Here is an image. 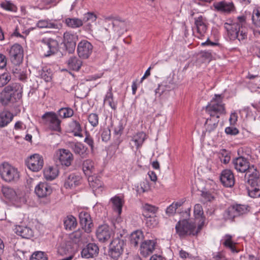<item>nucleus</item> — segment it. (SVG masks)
Masks as SVG:
<instances>
[{"mask_svg":"<svg viewBox=\"0 0 260 260\" xmlns=\"http://www.w3.org/2000/svg\"><path fill=\"white\" fill-rule=\"evenodd\" d=\"M11 79V75L8 73H5L0 76V83L1 86L6 85Z\"/></svg>","mask_w":260,"mask_h":260,"instance_id":"4d7b16f0","label":"nucleus"},{"mask_svg":"<svg viewBox=\"0 0 260 260\" xmlns=\"http://www.w3.org/2000/svg\"><path fill=\"white\" fill-rule=\"evenodd\" d=\"M65 23L68 26L73 28L79 27L83 25L82 19L76 18H68L66 19Z\"/></svg>","mask_w":260,"mask_h":260,"instance_id":"c03bdc74","label":"nucleus"},{"mask_svg":"<svg viewBox=\"0 0 260 260\" xmlns=\"http://www.w3.org/2000/svg\"><path fill=\"white\" fill-rule=\"evenodd\" d=\"M0 175L2 178L8 182L15 181L19 178L17 170L8 162H4L0 166Z\"/></svg>","mask_w":260,"mask_h":260,"instance_id":"423d86ee","label":"nucleus"},{"mask_svg":"<svg viewBox=\"0 0 260 260\" xmlns=\"http://www.w3.org/2000/svg\"><path fill=\"white\" fill-rule=\"evenodd\" d=\"M225 133L228 135L235 136L239 134V131L236 127L229 126L225 128Z\"/></svg>","mask_w":260,"mask_h":260,"instance_id":"e2e57ef3","label":"nucleus"},{"mask_svg":"<svg viewBox=\"0 0 260 260\" xmlns=\"http://www.w3.org/2000/svg\"><path fill=\"white\" fill-rule=\"evenodd\" d=\"M252 20L256 27H260V11L257 9L253 11Z\"/></svg>","mask_w":260,"mask_h":260,"instance_id":"864d4df0","label":"nucleus"},{"mask_svg":"<svg viewBox=\"0 0 260 260\" xmlns=\"http://www.w3.org/2000/svg\"><path fill=\"white\" fill-rule=\"evenodd\" d=\"M248 175V179L247 183L250 186H260V175L259 173L257 171L256 167L254 168L253 171H251Z\"/></svg>","mask_w":260,"mask_h":260,"instance_id":"a878e982","label":"nucleus"},{"mask_svg":"<svg viewBox=\"0 0 260 260\" xmlns=\"http://www.w3.org/2000/svg\"><path fill=\"white\" fill-rule=\"evenodd\" d=\"M155 243L152 240L145 241L141 243L140 253L144 257L151 254L155 249Z\"/></svg>","mask_w":260,"mask_h":260,"instance_id":"5701e85b","label":"nucleus"},{"mask_svg":"<svg viewBox=\"0 0 260 260\" xmlns=\"http://www.w3.org/2000/svg\"><path fill=\"white\" fill-rule=\"evenodd\" d=\"M104 103H108V105L112 109L115 110L116 108V104L113 101V96L112 93V88L109 89L104 99Z\"/></svg>","mask_w":260,"mask_h":260,"instance_id":"09e8293b","label":"nucleus"},{"mask_svg":"<svg viewBox=\"0 0 260 260\" xmlns=\"http://www.w3.org/2000/svg\"><path fill=\"white\" fill-rule=\"evenodd\" d=\"M13 118V114L8 111H4L0 113V126L7 125Z\"/></svg>","mask_w":260,"mask_h":260,"instance_id":"7c9ffc66","label":"nucleus"},{"mask_svg":"<svg viewBox=\"0 0 260 260\" xmlns=\"http://www.w3.org/2000/svg\"><path fill=\"white\" fill-rule=\"evenodd\" d=\"M157 208L154 206L146 204L143 206L142 215L144 217L155 216Z\"/></svg>","mask_w":260,"mask_h":260,"instance_id":"f704fd0d","label":"nucleus"},{"mask_svg":"<svg viewBox=\"0 0 260 260\" xmlns=\"http://www.w3.org/2000/svg\"><path fill=\"white\" fill-rule=\"evenodd\" d=\"M180 207V236L197 235L204 226V219L197 228L195 222L190 219L191 206L186 203Z\"/></svg>","mask_w":260,"mask_h":260,"instance_id":"f03ea898","label":"nucleus"},{"mask_svg":"<svg viewBox=\"0 0 260 260\" xmlns=\"http://www.w3.org/2000/svg\"><path fill=\"white\" fill-rule=\"evenodd\" d=\"M81 180L80 176L74 173L71 174L67 176L65 180L64 186L67 188L75 187L80 183Z\"/></svg>","mask_w":260,"mask_h":260,"instance_id":"393cba45","label":"nucleus"},{"mask_svg":"<svg viewBox=\"0 0 260 260\" xmlns=\"http://www.w3.org/2000/svg\"><path fill=\"white\" fill-rule=\"evenodd\" d=\"M40 41L43 52L45 56H50L58 51L59 44L56 40L50 38H44Z\"/></svg>","mask_w":260,"mask_h":260,"instance_id":"1a4fd4ad","label":"nucleus"},{"mask_svg":"<svg viewBox=\"0 0 260 260\" xmlns=\"http://www.w3.org/2000/svg\"><path fill=\"white\" fill-rule=\"evenodd\" d=\"M35 192L40 198L50 195L52 192L51 186L47 182H40L35 187Z\"/></svg>","mask_w":260,"mask_h":260,"instance_id":"6ab92c4d","label":"nucleus"},{"mask_svg":"<svg viewBox=\"0 0 260 260\" xmlns=\"http://www.w3.org/2000/svg\"><path fill=\"white\" fill-rule=\"evenodd\" d=\"M246 16L237 17L233 23L225 22L224 28L226 30L227 36L231 41L238 40L241 43H245L247 39L248 27Z\"/></svg>","mask_w":260,"mask_h":260,"instance_id":"7ed1b4c3","label":"nucleus"},{"mask_svg":"<svg viewBox=\"0 0 260 260\" xmlns=\"http://www.w3.org/2000/svg\"><path fill=\"white\" fill-rule=\"evenodd\" d=\"M80 223L85 232L89 233L91 232L93 224L89 213L81 211L79 215Z\"/></svg>","mask_w":260,"mask_h":260,"instance_id":"a211bd4d","label":"nucleus"},{"mask_svg":"<svg viewBox=\"0 0 260 260\" xmlns=\"http://www.w3.org/2000/svg\"><path fill=\"white\" fill-rule=\"evenodd\" d=\"M2 192L4 196L10 200H16L17 197V193L16 191L12 188L8 186H4L2 188Z\"/></svg>","mask_w":260,"mask_h":260,"instance_id":"473e14b6","label":"nucleus"},{"mask_svg":"<svg viewBox=\"0 0 260 260\" xmlns=\"http://www.w3.org/2000/svg\"><path fill=\"white\" fill-rule=\"evenodd\" d=\"M202 197L205 202H212L215 199V198L212 194L208 191L202 192Z\"/></svg>","mask_w":260,"mask_h":260,"instance_id":"0e129e2a","label":"nucleus"},{"mask_svg":"<svg viewBox=\"0 0 260 260\" xmlns=\"http://www.w3.org/2000/svg\"><path fill=\"white\" fill-rule=\"evenodd\" d=\"M125 244L123 239L119 237L114 238L109 245L108 251V256L114 260H117L123 252Z\"/></svg>","mask_w":260,"mask_h":260,"instance_id":"0eeeda50","label":"nucleus"},{"mask_svg":"<svg viewBox=\"0 0 260 260\" xmlns=\"http://www.w3.org/2000/svg\"><path fill=\"white\" fill-rule=\"evenodd\" d=\"M40 76L41 78L43 79L46 82L50 81L52 78V74L50 72H48V70L45 71L43 70Z\"/></svg>","mask_w":260,"mask_h":260,"instance_id":"680f3d73","label":"nucleus"},{"mask_svg":"<svg viewBox=\"0 0 260 260\" xmlns=\"http://www.w3.org/2000/svg\"><path fill=\"white\" fill-rule=\"evenodd\" d=\"M150 189L149 182L147 180L142 182L140 184V187L138 188L137 191L140 192H145L148 191Z\"/></svg>","mask_w":260,"mask_h":260,"instance_id":"bf43d9fd","label":"nucleus"},{"mask_svg":"<svg viewBox=\"0 0 260 260\" xmlns=\"http://www.w3.org/2000/svg\"><path fill=\"white\" fill-rule=\"evenodd\" d=\"M9 54L12 62L16 66L19 65L22 62L23 59V48L20 45L15 44L11 47Z\"/></svg>","mask_w":260,"mask_h":260,"instance_id":"f8f14e48","label":"nucleus"},{"mask_svg":"<svg viewBox=\"0 0 260 260\" xmlns=\"http://www.w3.org/2000/svg\"><path fill=\"white\" fill-rule=\"evenodd\" d=\"M58 114L61 117L69 118L73 115L74 111L70 108H63L59 110Z\"/></svg>","mask_w":260,"mask_h":260,"instance_id":"8fccbe9b","label":"nucleus"},{"mask_svg":"<svg viewBox=\"0 0 260 260\" xmlns=\"http://www.w3.org/2000/svg\"><path fill=\"white\" fill-rule=\"evenodd\" d=\"M212 256L213 260H227L225 255L221 252H214Z\"/></svg>","mask_w":260,"mask_h":260,"instance_id":"338daca9","label":"nucleus"},{"mask_svg":"<svg viewBox=\"0 0 260 260\" xmlns=\"http://www.w3.org/2000/svg\"><path fill=\"white\" fill-rule=\"evenodd\" d=\"M27 167L33 172H38L43 168L44 160L41 156L38 154L31 155L27 161Z\"/></svg>","mask_w":260,"mask_h":260,"instance_id":"2eb2a0df","label":"nucleus"},{"mask_svg":"<svg viewBox=\"0 0 260 260\" xmlns=\"http://www.w3.org/2000/svg\"><path fill=\"white\" fill-rule=\"evenodd\" d=\"M67 63L69 68L75 71H78L82 64V61L76 56L71 57Z\"/></svg>","mask_w":260,"mask_h":260,"instance_id":"2f4dec72","label":"nucleus"},{"mask_svg":"<svg viewBox=\"0 0 260 260\" xmlns=\"http://www.w3.org/2000/svg\"><path fill=\"white\" fill-rule=\"evenodd\" d=\"M248 195L251 198L260 196V186H250L247 188Z\"/></svg>","mask_w":260,"mask_h":260,"instance_id":"3c124183","label":"nucleus"},{"mask_svg":"<svg viewBox=\"0 0 260 260\" xmlns=\"http://www.w3.org/2000/svg\"><path fill=\"white\" fill-rule=\"evenodd\" d=\"M111 127L115 136H120L123 133L124 127L122 122L119 120L112 121Z\"/></svg>","mask_w":260,"mask_h":260,"instance_id":"e433bc0d","label":"nucleus"},{"mask_svg":"<svg viewBox=\"0 0 260 260\" xmlns=\"http://www.w3.org/2000/svg\"><path fill=\"white\" fill-rule=\"evenodd\" d=\"M44 175L46 180H52L56 176V170L52 167L45 169L44 171Z\"/></svg>","mask_w":260,"mask_h":260,"instance_id":"49530a36","label":"nucleus"},{"mask_svg":"<svg viewBox=\"0 0 260 260\" xmlns=\"http://www.w3.org/2000/svg\"><path fill=\"white\" fill-rule=\"evenodd\" d=\"M220 180L224 186L231 187L235 184V178L233 172L230 170H224L222 171Z\"/></svg>","mask_w":260,"mask_h":260,"instance_id":"aec40b11","label":"nucleus"},{"mask_svg":"<svg viewBox=\"0 0 260 260\" xmlns=\"http://www.w3.org/2000/svg\"><path fill=\"white\" fill-rule=\"evenodd\" d=\"M147 218L146 224L147 226L150 228H153L157 224V221L154 216H151L150 217H145Z\"/></svg>","mask_w":260,"mask_h":260,"instance_id":"69168bd1","label":"nucleus"},{"mask_svg":"<svg viewBox=\"0 0 260 260\" xmlns=\"http://www.w3.org/2000/svg\"><path fill=\"white\" fill-rule=\"evenodd\" d=\"M88 182L90 186L93 189H97L101 187L103 184L99 178L97 176H89L88 178Z\"/></svg>","mask_w":260,"mask_h":260,"instance_id":"79ce46f5","label":"nucleus"},{"mask_svg":"<svg viewBox=\"0 0 260 260\" xmlns=\"http://www.w3.org/2000/svg\"><path fill=\"white\" fill-rule=\"evenodd\" d=\"M225 239L223 243V245L226 248H229L232 253H237L239 250L237 249L235 244L232 240V236L230 235L227 234L225 236Z\"/></svg>","mask_w":260,"mask_h":260,"instance_id":"c9c22d12","label":"nucleus"},{"mask_svg":"<svg viewBox=\"0 0 260 260\" xmlns=\"http://www.w3.org/2000/svg\"><path fill=\"white\" fill-rule=\"evenodd\" d=\"M78 39V36L76 35L72 34L69 32L64 33L63 42L67 50L69 53H72L74 51Z\"/></svg>","mask_w":260,"mask_h":260,"instance_id":"f3484780","label":"nucleus"},{"mask_svg":"<svg viewBox=\"0 0 260 260\" xmlns=\"http://www.w3.org/2000/svg\"><path fill=\"white\" fill-rule=\"evenodd\" d=\"M113 234L112 230L107 224L101 225L96 230V237L102 242H106L110 239Z\"/></svg>","mask_w":260,"mask_h":260,"instance_id":"dca6fc26","label":"nucleus"},{"mask_svg":"<svg viewBox=\"0 0 260 260\" xmlns=\"http://www.w3.org/2000/svg\"><path fill=\"white\" fill-rule=\"evenodd\" d=\"M214 11L224 14H230L236 11V8L233 2L222 0L213 4Z\"/></svg>","mask_w":260,"mask_h":260,"instance_id":"9b49d317","label":"nucleus"},{"mask_svg":"<svg viewBox=\"0 0 260 260\" xmlns=\"http://www.w3.org/2000/svg\"><path fill=\"white\" fill-rule=\"evenodd\" d=\"M96 16L93 13L91 12H88L85 14L83 16V23L89 22L86 25L84 26V29L86 31H92V25L91 23L94 22L96 21Z\"/></svg>","mask_w":260,"mask_h":260,"instance_id":"cd10ccee","label":"nucleus"},{"mask_svg":"<svg viewBox=\"0 0 260 260\" xmlns=\"http://www.w3.org/2000/svg\"><path fill=\"white\" fill-rule=\"evenodd\" d=\"M194 20L198 33L201 36H203L207 29V26L205 23V18L202 16H200L197 18H195Z\"/></svg>","mask_w":260,"mask_h":260,"instance_id":"bb28decb","label":"nucleus"},{"mask_svg":"<svg viewBox=\"0 0 260 260\" xmlns=\"http://www.w3.org/2000/svg\"><path fill=\"white\" fill-rule=\"evenodd\" d=\"M146 139V135L143 132L138 133L134 135L132 141L134 142L137 148H139Z\"/></svg>","mask_w":260,"mask_h":260,"instance_id":"37998d69","label":"nucleus"},{"mask_svg":"<svg viewBox=\"0 0 260 260\" xmlns=\"http://www.w3.org/2000/svg\"><path fill=\"white\" fill-rule=\"evenodd\" d=\"M89 122L93 127L96 126L99 124V116L97 114L91 113L88 117Z\"/></svg>","mask_w":260,"mask_h":260,"instance_id":"6e6d98bb","label":"nucleus"},{"mask_svg":"<svg viewBox=\"0 0 260 260\" xmlns=\"http://www.w3.org/2000/svg\"><path fill=\"white\" fill-rule=\"evenodd\" d=\"M143 238L142 232L140 231H136L131 234L130 243L132 245L136 247L138 246L139 243H142Z\"/></svg>","mask_w":260,"mask_h":260,"instance_id":"72a5a7b5","label":"nucleus"},{"mask_svg":"<svg viewBox=\"0 0 260 260\" xmlns=\"http://www.w3.org/2000/svg\"><path fill=\"white\" fill-rule=\"evenodd\" d=\"M223 97L220 94H215L205 108L206 112L210 115L205 123L207 131L211 132L217 126L220 115L226 113L225 104L223 103Z\"/></svg>","mask_w":260,"mask_h":260,"instance_id":"f257e3e1","label":"nucleus"},{"mask_svg":"<svg viewBox=\"0 0 260 260\" xmlns=\"http://www.w3.org/2000/svg\"><path fill=\"white\" fill-rule=\"evenodd\" d=\"M15 232L17 235L26 239H29L34 235L32 230L26 226L16 225Z\"/></svg>","mask_w":260,"mask_h":260,"instance_id":"b1692460","label":"nucleus"},{"mask_svg":"<svg viewBox=\"0 0 260 260\" xmlns=\"http://www.w3.org/2000/svg\"><path fill=\"white\" fill-rule=\"evenodd\" d=\"M69 147L76 154L82 158L86 157L88 154V148L80 142H69Z\"/></svg>","mask_w":260,"mask_h":260,"instance_id":"4be33fe9","label":"nucleus"},{"mask_svg":"<svg viewBox=\"0 0 260 260\" xmlns=\"http://www.w3.org/2000/svg\"><path fill=\"white\" fill-rule=\"evenodd\" d=\"M111 201L113 204V210L117 212L118 215H120L122 211V207L123 206L122 201L119 197L115 196L111 199Z\"/></svg>","mask_w":260,"mask_h":260,"instance_id":"a19ab883","label":"nucleus"},{"mask_svg":"<svg viewBox=\"0 0 260 260\" xmlns=\"http://www.w3.org/2000/svg\"><path fill=\"white\" fill-rule=\"evenodd\" d=\"M232 164L235 169L240 173H250L253 171L255 168L253 165H250L247 158L243 156H239L234 158Z\"/></svg>","mask_w":260,"mask_h":260,"instance_id":"9d476101","label":"nucleus"},{"mask_svg":"<svg viewBox=\"0 0 260 260\" xmlns=\"http://www.w3.org/2000/svg\"><path fill=\"white\" fill-rule=\"evenodd\" d=\"M70 127L74 136L83 137L81 133L82 129L79 122L76 120L72 121L70 124Z\"/></svg>","mask_w":260,"mask_h":260,"instance_id":"4c0bfd02","label":"nucleus"},{"mask_svg":"<svg viewBox=\"0 0 260 260\" xmlns=\"http://www.w3.org/2000/svg\"><path fill=\"white\" fill-rule=\"evenodd\" d=\"M250 210V207L247 205L233 204L225 210L223 217L225 220L233 221L235 218L247 214Z\"/></svg>","mask_w":260,"mask_h":260,"instance_id":"39448f33","label":"nucleus"},{"mask_svg":"<svg viewBox=\"0 0 260 260\" xmlns=\"http://www.w3.org/2000/svg\"><path fill=\"white\" fill-rule=\"evenodd\" d=\"M194 216L196 220L199 219V223H202L204 219V224L205 222V217L204 215V212L201 205L196 204L194 207Z\"/></svg>","mask_w":260,"mask_h":260,"instance_id":"58836bf2","label":"nucleus"},{"mask_svg":"<svg viewBox=\"0 0 260 260\" xmlns=\"http://www.w3.org/2000/svg\"><path fill=\"white\" fill-rule=\"evenodd\" d=\"M83 234L81 230H78L74 232L70 235V239L74 243L78 244L80 242L82 241Z\"/></svg>","mask_w":260,"mask_h":260,"instance_id":"de8ad7c7","label":"nucleus"},{"mask_svg":"<svg viewBox=\"0 0 260 260\" xmlns=\"http://www.w3.org/2000/svg\"><path fill=\"white\" fill-rule=\"evenodd\" d=\"M82 170L85 175L91 176L94 170L93 161L89 159L84 160L82 164Z\"/></svg>","mask_w":260,"mask_h":260,"instance_id":"c756f323","label":"nucleus"},{"mask_svg":"<svg viewBox=\"0 0 260 260\" xmlns=\"http://www.w3.org/2000/svg\"><path fill=\"white\" fill-rule=\"evenodd\" d=\"M101 137L103 141H108L111 137L110 129L109 128H104L101 134Z\"/></svg>","mask_w":260,"mask_h":260,"instance_id":"13d9d810","label":"nucleus"},{"mask_svg":"<svg viewBox=\"0 0 260 260\" xmlns=\"http://www.w3.org/2000/svg\"><path fill=\"white\" fill-rule=\"evenodd\" d=\"M178 203H173L166 210V213L169 216L174 215L178 208Z\"/></svg>","mask_w":260,"mask_h":260,"instance_id":"052dcab7","label":"nucleus"},{"mask_svg":"<svg viewBox=\"0 0 260 260\" xmlns=\"http://www.w3.org/2000/svg\"><path fill=\"white\" fill-rule=\"evenodd\" d=\"M41 122L52 131L57 132L61 131V121L54 112H46L42 116Z\"/></svg>","mask_w":260,"mask_h":260,"instance_id":"6e6552de","label":"nucleus"},{"mask_svg":"<svg viewBox=\"0 0 260 260\" xmlns=\"http://www.w3.org/2000/svg\"><path fill=\"white\" fill-rule=\"evenodd\" d=\"M92 45L87 40L81 41L77 46L78 54L83 59L88 58L92 53Z\"/></svg>","mask_w":260,"mask_h":260,"instance_id":"4468645a","label":"nucleus"},{"mask_svg":"<svg viewBox=\"0 0 260 260\" xmlns=\"http://www.w3.org/2000/svg\"><path fill=\"white\" fill-rule=\"evenodd\" d=\"M59 162L62 167H69L73 160V155L71 152L65 149H60L56 152Z\"/></svg>","mask_w":260,"mask_h":260,"instance_id":"ddd939ff","label":"nucleus"},{"mask_svg":"<svg viewBox=\"0 0 260 260\" xmlns=\"http://www.w3.org/2000/svg\"><path fill=\"white\" fill-rule=\"evenodd\" d=\"M99 251V247L93 243H90L87 245L86 247L83 248L81 251L82 257L89 258L96 256Z\"/></svg>","mask_w":260,"mask_h":260,"instance_id":"412c9836","label":"nucleus"},{"mask_svg":"<svg viewBox=\"0 0 260 260\" xmlns=\"http://www.w3.org/2000/svg\"><path fill=\"white\" fill-rule=\"evenodd\" d=\"M63 224L66 230H72L77 225L76 219L72 215L68 216L64 219Z\"/></svg>","mask_w":260,"mask_h":260,"instance_id":"ea45409f","label":"nucleus"},{"mask_svg":"<svg viewBox=\"0 0 260 260\" xmlns=\"http://www.w3.org/2000/svg\"><path fill=\"white\" fill-rule=\"evenodd\" d=\"M20 90V85L18 83H12L5 86L0 93V102L4 106H7L10 103L15 102L16 95L19 98Z\"/></svg>","mask_w":260,"mask_h":260,"instance_id":"20e7f679","label":"nucleus"},{"mask_svg":"<svg viewBox=\"0 0 260 260\" xmlns=\"http://www.w3.org/2000/svg\"><path fill=\"white\" fill-rule=\"evenodd\" d=\"M37 26L39 28H47L54 29H59L62 27V24L50 20H41L37 23Z\"/></svg>","mask_w":260,"mask_h":260,"instance_id":"c85d7f7f","label":"nucleus"},{"mask_svg":"<svg viewBox=\"0 0 260 260\" xmlns=\"http://www.w3.org/2000/svg\"><path fill=\"white\" fill-rule=\"evenodd\" d=\"M104 21L106 24L107 27H109L112 25V27H115L116 25V19L112 15L110 16H104Z\"/></svg>","mask_w":260,"mask_h":260,"instance_id":"603ef678","label":"nucleus"},{"mask_svg":"<svg viewBox=\"0 0 260 260\" xmlns=\"http://www.w3.org/2000/svg\"><path fill=\"white\" fill-rule=\"evenodd\" d=\"M30 260H48V258L44 252L37 251L32 254Z\"/></svg>","mask_w":260,"mask_h":260,"instance_id":"5fc2aeb1","label":"nucleus"},{"mask_svg":"<svg viewBox=\"0 0 260 260\" xmlns=\"http://www.w3.org/2000/svg\"><path fill=\"white\" fill-rule=\"evenodd\" d=\"M218 156L221 162L227 164L231 160V153L225 149H221L218 152Z\"/></svg>","mask_w":260,"mask_h":260,"instance_id":"a18cd8bd","label":"nucleus"},{"mask_svg":"<svg viewBox=\"0 0 260 260\" xmlns=\"http://www.w3.org/2000/svg\"><path fill=\"white\" fill-rule=\"evenodd\" d=\"M86 136L85 138L84 142L86 143L90 147L91 149L93 150L94 147L93 140L88 133H86Z\"/></svg>","mask_w":260,"mask_h":260,"instance_id":"774afa93","label":"nucleus"}]
</instances>
